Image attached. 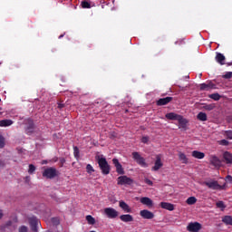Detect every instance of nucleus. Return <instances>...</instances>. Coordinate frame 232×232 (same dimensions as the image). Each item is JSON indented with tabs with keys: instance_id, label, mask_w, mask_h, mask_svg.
I'll use <instances>...</instances> for the list:
<instances>
[{
	"instance_id": "obj_1",
	"label": "nucleus",
	"mask_w": 232,
	"mask_h": 232,
	"mask_svg": "<svg viewBox=\"0 0 232 232\" xmlns=\"http://www.w3.org/2000/svg\"><path fill=\"white\" fill-rule=\"evenodd\" d=\"M166 119L169 121H178L179 128L181 130H186L188 128V120L180 114L175 112H169L165 115Z\"/></svg>"
},
{
	"instance_id": "obj_2",
	"label": "nucleus",
	"mask_w": 232,
	"mask_h": 232,
	"mask_svg": "<svg viewBox=\"0 0 232 232\" xmlns=\"http://www.w3.org/2000/svg\"><path fill=\"white\" fill-rule=\"evenodd\" d=\"M96 159L100 169H102V173H103V175H110V165L108 164L106 158L102 155H98Z\"/></svg>"
},
{
	"instance_id": "obj_3",
	"label": "nucleus",
	"mask_w": 232,
	"mask_h": 232,
	"mask_svg": "<svg viewBox=\"0 0 232 232\" xmlns=\"http://www.w3.org/2000/svg\"><path fill=\"white\" fill-rule=\"evenodd\" d=\"M132 159L141 166V168H148V163H146V160L139 153V152H132Z\"/></svg>"
},
{
	"instance_id": "obj_4",
	"label": "nucleus",
	"mask_w": 232,
	"mask_h": 232,
	"mask_svg": "<svg viewBox=\"0 0 232 232\" xmlns=\"http://www.w3.org/2000/svg\"><path fill=\"white\" fill-rule=\"evenodd\" d=\"M164 166V162L162 161V154H157L156 160L154 161V166L151 168L152 171H159Z\"/></svg>"
},
{
	"instance_id": "obj_5",
	"label": "nucleus",
	"mask_w": 232,
	"mask_h": 232,
	"mask_svg": "<svg viewBox=\"0 0 232 232\" xmlns=\"http://www.w3.org/2000/svg\"><path fill=\"white\" fill-rule=\"evenodd\" d=\"M103 213L106 215L107 218H117V217H119V211L113 208H104Z\"/></svg>"
},
{
	"instance_id": "obj_6",
	"label": "nucleus",
	"mask_w": 232,
	"mask_h": 232,
	"mask_svg": "<svg viewBox=\"0 0 232 232\" xmlns=\"http://www.w3.org/2000/svg\"><path fill=\"white\" fill-rule=\"evenodd\" d=\"M117 182L120 186H131V184H133V179L128 176H121L118 178Z\"/></svg>"
},
{
	"instance_id": "obj_7",
	"label": "nucleus",
	"mask_w": 232,
	"mask_h": 232,
	"mask_svg": "<svg viewBox=\"0 0 232 232\" xmlns=\"http://www.w3.org/2000/svg\"><path fill=\"white\" fill-rule=\"evenodd\" d=\"M206 186L210 189H226V183L224 185H219L218 181H207L205 182Z\"/></svg>"
},
{
	"instance_id": "obj_8",
	"label": "nucleus",
	"mask_w": 232,
	"mask_h": 232,
	"mask_svg": "<svg viewBox=\"0 0 232 232\" xmlns=\"http://www.w3.org/2000/svg\"><path fill=\"white\" fill-rule=\"evenodd\" d=\"M43 177H46V179H53L54 177H57V169L53 168L45 169Z\"/></svg>"
},
{
	"instance_id": "obj_9",
	"label": "nucleus",
	"mask_w": 232,
	"mask_h": 232,
	"mask_svg": "<svg viewBox=\"0 0 232 232\" xmlns=\"http://www.w3.org/2000/svg\"><path fill=\"white\" fill-rule=\"evenodd\" d=\"M140 215L141 218H145V220H151L155 218V214L153 212L148 210V209H143L140 211Z\"/></svg>"
},
{
	"instance_id": "obj_10",
	"label": "nucleus",
	"mask_w": 232,
	"mask_h": 232,
	"mask_svg": "<svg viewBox=\"0 0 232 232\" xmlns=\"http://www.w3.org/2000/svg\"><path fill=\"white\" fill-rule=\"evenodd\" d=\"M187 229L189 232H198L202 229V225L198 222L189 223L187 227Z\"/></svg>"
},
{
	"instance_id": "obj_11",
	"label": "nucleus",
	"mask_w": 232,
	"mask_h": 232,
	"mask_svg": "<svg viewBox=\"0 0 232 232\" xmlns=\"http://www.w3.org/2000/svg\"><path fill=\"white\" fill-rule=\"evenodd\" d=\"M112 164L115 166L116 171L119 175H124V169L122 168L121 162H119V160L113 159Z\"/></svg>"
},
{
	"instance_id": "obj_12",
	"label": "nucleus",
	"mask_w": 232,
	"mask_h": 232,
	"mask_svg": "<svg viewBox=\"0 0 232 232\" xmlns=\"http://www.w3.org/2000/svg\"><path fill=\"white\" fill-rule=\"evenodd\" d=\"M208 160L214 168H220L222 165V161L217 156H210Z\"/></svg>"
},
{
	"instance_id": "obj_13",
	"label": "nucleus",
	"mask_w": 232,
	"mask_h": 232,
	"mask_svg": "<svg viewBox=\"0 0 232 232\" xmlns=\"http://www.w3.org/2000/svg\"><path fill=\"white\" fill-rule=\"evenodd\" d=\"M32 231L37 232V226H39V219L37 218H31L29 219Z\"/></svg>"
},
{
	"instance_id": "obj_14",
	"label": "nucleus",
	"mask_w": 232,
	"mask_h": 232,
	"mask_svg": "<svg viewBox=\"0 0 232 232\" xmlns=\"http://www.w3.org/2000/svg\"><path fill=\"white\" fill-rule=\"evenodd\" d=\"M140 202L143 204V206H147L148 208H153V200L148 197L140 198Z\"/></svg>"
},
{
	"instance_id": "obj_15",
	"label": "nucleus",
	"mask_w": 232,
	"mask_h": 232,
	"mask_svg": "<svg viewBox=\"0 0 232 232\" xmlns=\"http://www.w3.org/2000/svg\"><path fill=\"white\" fill-rule=\"evenodd\" d=\"M172 101V97L161 98L157 102V104L158 106H166V104H169V102H171Z\"/></svg>"
},
{
	"instance_id": "obj_16",
	"label": "nucleus",
	"mask_w": 232,
	"mask_h": 232,
	"mask_svg": "<svg viewBox=\"0 0 232 232\" xmlns=\"http://www.w3.org/2000/svg\"><path fill=\"white\" fill-rule=\"evenodd\" d=\"M160 207L162 209H167L168 211H174L175 209V205L169 202H161Z\"/></svg>"
},
{
	"instance_id": "obj_17",
	"label": "nucleus",
	"mask_w": 232,
	"mask_h": 232,
	"mask_svg": "<svg viewBox=\"0 0 232 232\" xmlns=\"http://www.w3.org/2000/svg\"><path fill=\"white\" fill-rule=\"evenodd\" d=\"M119 206H120V208H122V210H123L125 213H131V208H130V205L127 204L126 202H124V201H120V202H119Z\"/></svg>"
},
{
	"instance_id": "obj_18",
	"label": "nucleus",
	"mask_w": 232,
	"mask_h": 232,
	"mask_svg": "<svg viewBox=\"0 0 232 232\" xmlns=\"http://www.w3.org/2000/svg\"><path fill=\"white\" fill-rule=\"evenodd\" d=\"M200 90H205L206 92H209V90H213L215 88V84L208 83H201L199 86Z\"/></svg>"
},
{
	"instance_id": "obj_19",
	"label": "nucleus",
	"mask_w": 232,
	"mask_h": 232,
	"mask_svg": "<svg viewBox=\"0 0 232 232\" xmlns=\"http://www.w3.org/2000/svg\"><path fill=\"white\" fill-rule=\"evenodd\" d=\"M178 156L182 164H188L189 162V159H188V156H186L184 152L179 151Z\"/></svg>"
},
{
	"instance_id": "obj_20",
	"label": "nucleus",
	"mask_w": 232,
	"mask_h": 232,
	"mask_svg": "<svg viewBox=\"0 0 232 232\" xmlns=\"http://www.w3.org/2000/svg\"><path fill=\"white\" fill-rule=\"evenodd\" d=\"M121 222H133V216L130 214H124L120 216Z\"/></svg>"
},
{
	"instance_id": "obj_21",
	"label": "nucleus",
	"mask_w": 232,
	"mask_h": 232,
	"mask_svg": "<svg viewBox=\"0 0 232 232\" xmlns=\"http://www.w3.org/2000/svg\"><path fill=\"white\" fill-rule=\"evenodd\" d=\"M216 61L219 64H226V56L220 53H218L216 55Z\"/></svg>"
},
{
	"instance_id": "obj_22",
	"label": "nucleus",
	"mask_w": 232,
	"mask_h": 232,
	"mask_svg": "<svg viewBox=\"0 0 232 232\" xmlns=\"http://www.w3.org/2000/svg\"><path fill=\"white\" fill-rule=\"evenodd\" d=\"M192 157H194V159L202 160L206 157V154H204V152H200L198 150H193Z\"/></svg>"
},
{
	"instance_id": "obj_23",
	"label": "nucleus",
	"mask_w": 232,
	"mask_h": 232,
	"mask_svg": "<svg viewBox=\"0 0 232 232\" xmlns=\"http://www.w3.org/2000/svg\"><path fill=\"white\" fill-rule=\"evenodd\" d=\"M14 121L12 120H2L0 121V127L6 128V126H12Z\"/></svg>"
},
{
	"instance_id": "obj_24",
	"label": "nucleus",
	"mask_w": 232,
	"mask_h": 232,
	"mask_svg": "<svg viewBox=\"0 0 232 232\" xmlns=\"http://www.w3.org/2000/svg\"><path fill=\"white\" fill-rule=\"evenodd\" d=\"M227 164H231L232 162V154L229 152H225L223 155Z\"/></svg>"
},
{
	"instance_id": "obj_25",
	"label": "nucleus",
	"mask_w": 232,
	"mask_h": 232,
	"mask_svg": "<svg viewBox=\"0 0 232 232\" xmlns=\"http://www.w3.org/2000/svg\"><path fill=\"white\" fill-rule=\"evenodd\" d=\"M222 222H224V224H227V226H232V217L231 216H225L222 218Z\"/></svg>"
},
{
	"instance_id": "obj_26",
	"label": "nucleus",
	"mask_w": 232,
	"mask_h": 232,
	"mask_svg": "<svg viewBox=\"0 0 232 232\" xmlns=\"http://www.w3.org/2000/svg\"><path fill=\"white\" fill-rule=\"evenodd\" d=\"M198 121H201L204 122V121H208V115L205 112H199L198 114Z\"/></svg>"
},
{
	"instance_id": "obj_27",
	"label": "nucleus",
	"mask_w": 232,
	"mask_h": 232,
	"mask_svg": "<svg viewBox=\"0 0 232 232\" xmlns=\"http://www.w3.org/2000/svg\"><path fill=\"white\" fill-rule=\"evenodd\" d=\"M197 203V198L195 197H190L187 199V204L188 206H193V204H196Z\"/></svg>"
},
{
	"instance_id": "obj_28",
	"label": "nucleus",
	"mask_w": 232,
	"mask_h": 232,
	"mask_svg": "<svg viewBox=\"0 0 232 232\" xmlns=\"http://www.w3.org/2000/svg\"><path fill=\"white\" fill-rule=\"evenodd\" d=\"M86 220L90 226H93V224H95V218L90 215L86 216Z\"/></svg>"
},
{
	"instance_id": "obj_29",
	"label": "nucleus",
	"mask_w": 232,
	"mask_h": 232,
	"mask_svg": "<svg viewBox=\"0 0 232 232\" xmlns=\"http://www.w3.org/2000/svg\"><path fill=\"white\" fill-rule=\"evenodd\" d=\"M209 98L213 99L214 101H220V94L213 93L209 95Z\"/></svg>"
},
{
	"instance_id": "obj_30",
	"label": "nucleus",
	"mask_w": 232,
	"mask_h": 232,
	"mask_svg": "<svg viewBox=\"0 0 232 232\" xmlns=\"http://www.w3.org/2000/svg\"><path fill=\"white\" fill-rule=\"evenodd\" d=\"M73 155H74L75 159H79V157H80L79 148L73 147Z\"/></svg>"
},
{
	"instance_id": "obj_31",
	"label": "nucleus",
	"mask_w": 232,
	"mask_h": 232,
	"mask_svg": "<svg viewBox=\"0 0 232 232\" xmlns=\"http://www.w3.org/2000/svg\"><path fill=\"white\" fill-rule=\"evenodd\" d=\"M82 6L83 8H92V5H91L90 2H88V1H83V2H82Z\"/></svg>"
},
{
	"instance_id": "obj_32",
	"label": "nucleus",
	"mask_w": 232,
	"mask_h": 232,
	"mask_svg": "<svg viewBox=\"0 0 232 232\" xmlns=\"http://www.w3.org/2000/svg\"><path fill=\"white\" fill-rule=\"evenodd\" d=\"M86 170H87V173H90V174H92V173H93L95 171V169H93V167L92 165H90V164H88L86 166Z\"/></svg>"
},
{
	"instance_id": "obj_33",
	"label": "nucleus",
	"mask_w": 232,
	"mask_h": 232,
	"mask_svg": "<svg viewBox=\"0 0 232 232\" xmlns=\"http://www.w3.org/2000/svg\"><path fill=\"white\" fill-rule=\"evenodd\" d=\"M217 208H219V209H224V208H226V206H224V201H218L216 204Z\"/></svg>"
},
{
	"instance_id": "obj_34",
	"label": "nucleus",
	"mask_w": 232,
	"mask_h": 232,
	"mask_svg": "<svg viewBox=\"0 0 232 232\" xmlns=\"http://www.w3.org/2000/svg\"><path fill=\"white\" fill-rule=\"evenodd\" d=\"M225 136H226L227 139L232 140V130H227V131H225Z\"/></svg>"
},
{
	"instance_id": "obj_35",
	"label": "nucleus",
	"mask_w": 232,
	"mask_h": 232,
	"mask_svg": "<svg viewBox=\"0 0 232 232\" xmlns=\"http://www.w3.org/2000/svg\"><path fill=\"white\" fill-rule=\"evenodd\" d=\"M221 146H227L229 144V141L227 140H221L218 141Z\"/></svg>"
},
{
	"instance_id": "obj_36",
	"label": "nucleus",
	"mask_w": 232,
	"mask_h": 232,
	"mask_svg": "<svg viewBox=\"0 0 232 232\" xmlns=\"http://www.w3.org/2000/svg\"><path fill=\"white\" fill-rule=\"evenodd\" d=\"M149 140H150V138L148 136H143L141 138V142H143V144H148Z\"/></svg>"
},
{
	"instance_id": "obj_37",
	"label": "nucleus",
	"mask_w": 232,
	"mask_h": 232,
	"mask_svg": "<svg viewBox=\"0 0 232 232\" xmlns=\"http://www.w3.org/2000/svg\"><path fill=\"white\" fill-rule=\"evenodd\" d=\"M0 148H5V138L0 135Z\"/></svg>"
},
{
	"instance_id": "obj_38",
	"label": "nucleus",
	"mask_w": 232,
	"mask_h": 232,
	"mask_svg": "<svg viewBox=\"0 0 232 232\" xmlns=\"http://www.w3.org/2000/svg\"><path fill=\"white\" fill-rule=\"evenodd\" d=\"M35 171V166L34 165H29V173H33Z\"/></svg>"
},
{
	"instance_id": "obj_39",
	"label": "nucleus",
	"mask_w": 232,
	"mask_h": 232,
	"mask_svg": "<svg viewBox=\"0 0 232 232\" xmlns=\"http://www.w3.org/2000/svg\"><path fill=\"white\" fill-rule=\"evenodd\" d=\"M225 79H231L232 77V72H227L225 75H224Z\"/></svg>"
},
{
	"instance_id": "obj_40",
	"label": "nucleus",
	"mask_w": 232,
	"mask_h": 232,
	"mask_svg": "<svg viewBox=\"0 0 232 232\" xmlns=\"http://www.w3.org/2000/svg\"><path fill=\"white\" fill-rule=\"evenodd\" d=\"M226 182H229L230 184H232V177L230 175L226 177Z\"/></svg>"
},
{
	"instance_id": "obj_41",
	"label": "nucleus",
	"mask_w": 232,
	"mask_h": 232,
	"mask_svg": "<svg viewBox=\"0 0 232 232\" xmlns=\"http://www.w3.org/2000/svg\"><path fill=\"white\" fill-rule=\"evenodd\" d=\"M19 232H28V228L26 227H21Z\"/></svg>"
},
{
	"instance_id": "obj_42",
	"label": "nucleus",
	"mask_w": 232,
	"mask_h": 232,
	"mask_svg": "<svg viewBox=\"0 0 232 232\" xmlns=\"http://www.w3.org/2000/svg\"><path fill=\"white\" fill-rule=\"evenodd\" d=\"M52 222H53V224L57 225V224H59V218H54L52 219Z\"/></svg>"
},
{
	"instance_id": "obj_43",
	"label": "nucleus",
	"mask_w": 232,
	"mask_h": 232,
	"mask_svg": "<svg viewBox=\"0 0 232 232\" xmlns=\"http://www.w3.org/2000/svg\"><path fill=\"white\" fill-rule=\"evenodd\" d=\"M0 218H3V210L0 209Z\"/></svg>"
},
{
	"instance_id": "obj_44",
	"label": "nucleus",
	"mask_w": 232,
	"mask_h": 232,
	"mask_svg": "<svg viewBox=\"0 0 232 232\" xmlns=\"http://www.w3.org/2000/svg\"><path fill=\"white\" fill-rule=\"evenodd\" d=\"M10 226H12V222H8L6 227H10Z\"/></svg>"
},
{
	"instance_id": "obj_45",
	"label": "nucleus",
	"mask_w": 232,
	"mask_h": 232,
	"mask_svg": "<svg viewBox=\"0 0 232 232\" xmlns=\"http://www.w3.org/2000/svg\"><path fill=\"white\" fill-rule=\"evenodd\" d=\"M147 184H152L151 180H147Z\"/></svg>"
},
{
	"instance_id": "obj_46",
	"label": "nucleus",
	"mask_w": 232,
	"mask_h": 232,
	"mask_svg": "<svg viewBox=\"0 0 232 232\" xmlns=\"http://www.w3.org/2000/svg\"><path fill=\"white\" fill-rule=\"evenodd\" d=\"M47 163H48V162H47V161H44V160L42 162V164H47Z\"/></svg>"
},
{
	"instance_id": "obj_47",
	"label": "nucleus",
	"mask_w": 232,
	"mask_h": 232,
	"mask_svg": "<svg viewBox=\"0 0 232 232\" xmlns=\"http://www.w3.org/2000/svg\"><path fill=\"white\" fill-rule=\"evenodd\" d=\"M63 164H64V160H62V165L61 166H63Z\"/></svg>"
},
{
	"instance_id": "obj_48",
	"label": "nucleus",
	"mask_w": 232,
	"mask_h": 232,
	"mask_svg": "<svg viewBox=\"0 0 232 232\" xmlns=\"http://www.w3.org/2000/svg\"><path fill=\"white\" fill-rule=\"evenodd\" d=\"M59 108H63V105L60 104V105H59Z\"/></svg>"
},
{
	"instance_id": "obj_49",
	"label": "nucleus",
	"mask_w": 232,
	"mask_h": 232,
	"mask_svg": "<svg viewBox=\"0 0 232 232\" xmlns=\"http://www.w3.org/2000/svg\"><path fill=\"white\" fill-rule=\"evenodd\" d=\"M90 232H96V231H90Z\"/></svg>"
},
{
	"instance_id": "obj_50",
	"label": "nucleus",
	"mask_w": 232,
	"mask_h": 232,
	"mask_svg": "<svg viewBox=\"0 0 232 232\" xmlns=\"http://www.w3.org/2000/svg\"><path fill=\"white\" fill-rule=\"evenodd\" d=\"M0 102H1V99H0Z\"/></svg>"
}]
</instances>
